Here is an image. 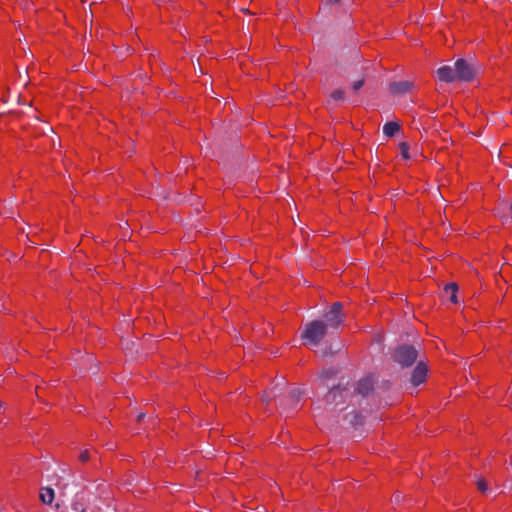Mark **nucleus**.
<instances>
[{"mask_svg": "<svg viewBox=\"0 0 512 512\" xmlns=\"http://www.w3.org/2000/svg\"><path fill=\"white\" fill-rule=\"evenodd\" d=\"M444 291L446 294H449V299L452 303L457 304V291H458V285L456 283H448L445 285Z\"/></svg>", "mask_w": 512, "mask_h": 512, "instance_id": "9", "label": "nucleus"}, {"mask_svg": "<svg viewBox=\"0 0 512 512\" xmlns=\"http://www.w3.org/2000/svg\"><path fill=\"white\" fill-rule=\"evenodd\" d=\"M401 126L397 122H387L383 127V132L388 137H393L399 130Z\"/></svg>", "mask_w": 512, "mask_h": 512, "instance_id": "10", "label": "nucleus"}, {"mask_svg": "<svg viewBox=\"0 0 512 512\" xmlns=\"http://www.w3.org/2000/svg\"><path fill=\"white\" fill-rule=\"evenodd\" d=\"M90 458V451L88 449H85L81 451V453L79 454L78 460L82 464H86L90 460Z\"/></svg>", "mask_w": 512, "mask_h": 512, "instance_id": "16", "label": "nucleus"}, {"mask_svg": "<svg viewBox=\"0 0 512 512\" xmlns=\"http://www.w3.org/2000/svg\"><path fill=\"white\" fill-rule=\"evenodd\" d=\"M414 87L411 81H395L389 84V91L393 95L405 94L410 92Z\"/></svg>", "mask_w": 512, "mask_h": 512, "instance_id": "7", "label": "nucleus"}, {"mask_svg": "<svg viewBox=\"0 0 512 512\" xmlns=\"http://www.w3.org/2000/svg\"><path fill=\"white\" fill-rule=\"evenodd\" d=\"M343 390H345V388H342V389H341L339 386H334V387H332V388L330 389V391L328 392L327 396H326V397H327V400H330V399L334 400V399H335V397H336V394H337V393L341 394V392H342Z\"/></svg>", "mask_w": 512, "mask_h": 512, "instance_id": "15", "label": "nucleus"}, {"mask_svg": "<svg viewBox=\"0 0 512 512\" xmlns=\"http://www.w3.org/2000/svg\"><path fill=\"white\" fill-rule=\"evenodd\" d=\"M438 79L442 82L451 83L456 79L455 70L450 66H442L436 71Z\"/></svg>", "mask_w": 512, "mask_h": 512, "instance_id": "8", "label": "nucleus"}, {"mask_svg": "<svg viewBox=\"0 0 512 512\" xmlns=\"http://www.w3.org/2000/svg\"><path fill=\"white\" fill-rule=\"evenodd\" d=\"M455 75L459 81L471 82L475 77V70L465 59L460 58L455 62Z\"/></svg>", "mask_w": 512, "mask_h": 512, "instance_id": "4", "label": "nucleus"}, {"mask_svg": "<svg viewBox=\"0 0 512 512\" xmlns=\"http://www.w3.org/2000/svg\"><path fill=\"white\" fill-rule=\"evenodd\" d=\"M330 97H331L333 100H335V101H341V100H343V99H344V97H345V92H344V90H342V89H335V90L331 93Z\"/></svg>", "mask_w": 512, "mask_h": 512, "instance_id": "14", "label": "nucleus"}, {"mask_svg": "<svg viewBox=\"0 0 512 512\" xmlns=\"http://www.w3.org/2000/svg\"><path fill=\"white\" fill-rule=\"evenodd\" d=\"M73 509L77 512H85L86 511L84 504L81 502H78V501L73 503Z\"/></svg>", "mask_w": 512, "mask_h": 512, "instance_id": "19", "label": "nucleus"}, {"mask_svg": "<svg viewBox=\"0 0 512 512\" xmlns=\"http://www.w3.org/2000/svg\"><path fill=\"white\" fill-rule=\"evenodd\" d=\"M364 83H365V79H364V78H362V79H360V80L355 81V82L352 84V89H353V91H354V92L359 91V90L363 87Z\"/></svg>", "mask_w": 512, "mask_h": 512, "instance_id": "17", "label": "nucleus"}, {"mask_svg": "<svg viewBox=\"0 0 512 512\" xmlns=\"http://www.w3.org/2000/svg\"><path fill=\"white\" fill-rule=\"evenodd\" d=\"M40 499L45 504H51L54 499V490L50 487H44L40 491Z\"/></svg>", "mask_w": 512, "mask_h": 512, "instance_id": "11", "label": "nucleus"}, {"mask_svg": "<svg viewBox=\"0 0 512 512\" xmlns=\"http://www.w3.org/2000/svg\"><path fill=\"white\" fill-rule=\"evenodd\" d=\"M399 150H400V153H401V156L403 159H405V160L410 159V154H409L410 146L407 142L399 143Z\"/></svg>", "mask_w": 512, "mask_h": 512, "instance_id": "12", "label": "nucleus"}, {"mask_svg": "<svg viewBox=\"0 0 512 512\" xmlns=\"http://www.w3.org/2000/svg\"><path fill=\"white\" fill-rule=\"evenodd\" d=\"M376 378L373 373L366 374L361 378L355 388V392L362 397H367L373 393L375 389Z\"/></svg>", "mask_w": 512, "mask_h": 512, "instance_id": "5", "label": "nucleus"}, {"mask_svg": "<svg viewBox=\"0 0 512 512\" xmlns=\"http://www.w3.org/2000/svg\"><path fill=\"white\" fill-rule=\"evenodd\" d=\"M327 332L328 324L324 321H310L305 325L301 333L302 344L308 348L318 346L327 335Z\"/></svg>", "mask_w": 512, "mask_h": 512, "instance_id": "1", "label": "nucleus"}, {"mask_svg": "<svg viewBox=\"0 0 512 512\" xmlns=\"http://www.w3.org/2000/svg\"><path fill=\"white\" fill-rule=\"evenodd\" d=\"M391 357L393 361L402 368H407L411 367L416 362L418 351L413 345L401 344L393 349Z\"/></svg>", "mask_w": 512, "mask_h": 512, "instance_id": "2", "label": "nucleus"}, {"mask_svg": "<svg viewBox=\"0 0 512 512\" xmlns=\"http://www.w3.org/2000/svg\"><path fill=\"white\" fill-rule=\"evenodd\" d=\"M145 417V414L144 413H140L138 416H137V421L138 422H141L142 419Z\"/></svg>", "mask_w": 512, "mask_h": 512, "instance_id": "21", "label": "nucleus"}, {"mask_svg": "<svg viewBox=\"0 0 512 512\" xmlns=\"http://www.w3.org/2000/svg\"><path fill=\"white\" fill-rule=\"evenodd\" d=\"M477 488L481 492H485L487 490V482L484 479H480L477 481Z\"/></svg>", "mask_w": 512, "mask_h": 512, "instance_id": "18", "label": "nucleus"}, {"mask_svg": "<svg viewBox=\"0 0 512 512\" xmlns=\"http://www.w3.org/2000/svg\"><path fill=\"white\" fill-rule=\"evenodd\" d=\"M336 374V371L333 370H325L321 373L322 378L328 379Z\"/></svg>", "mask_w": 512, "mask_h": 512, "instance_id": "20", "label": "nucleus"}, {"mask_svg": "<svg viewBox=\"0 0 512 512\" xmlns=\"http://www.w3.org/2000/svg\"><path fill=\"white\" fill-rule=\"evenodd\" d=\"M353 418L350 421L353 426L363 425L364 423V416L359 411H353L352 413Z\"/></svg>", "mask_w": 512, "mask_h": 512, "instance_id": "13", "label": "nucleus"}, {"mask_svg": "<svg viewBox=\"0 0 512 512\" xmlns=\"http://www.w3.org/2000/svg\"><path fill=\"white\" fill-rule=\"evenodd\" d=\"M343 304L341 302H334L330 310L325 313L324 318L326 321H324L326 324H328V327L331 328H338L341 326L345 321V315L343 314Z\"/></svg>", "mask_w": 512, "mask_h": 512, "instance_id": "3", "label": "nucleus"}, {"mask_svg": "<svg viewBox=\"0 0 512 512\" xmlns=\"http://www.w3.org/2000/svg\"><path fill=\"white\" fill-rule=\"evenodd\" d=\"M428 372V365L423 361H419L411 374L410 381L412 385L416 387L425 383L427 380Z\"/></svg>", "mask_w": 512, "mask_h": 512, "instance_id": "6", "label": "nucleus"}]
</instances>
